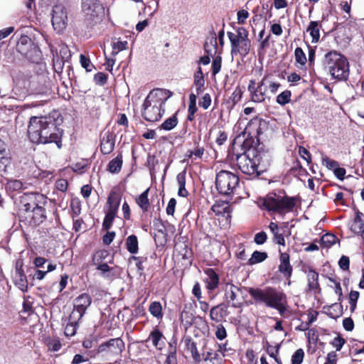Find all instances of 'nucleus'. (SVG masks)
<instances>
[{
	"label": "nucleus",
	"mask_w": 364,
	"mask_h": 364,
	"mask_svg": "<svg viewBox=\"0 0 364 364\" xmlns=\"http://www.w3.org/2000/svg\"><path fill=\"white\" fill-rule=\"evenodd\" d=\"M151 314L157 318H161L163 316L162 306L160 302L154 301L152 302L149 309Z\"/></svg>",
	"instance_id": "e433bc0d"
},
{
	"label": "nucleus",
	"mask_w": 364,
	"mask_h": 364,
	"mask_svg": "<svg viewBox=\"0 0 364 364\" xmlns=\"http://www.w3.org/2000/svg\"><path fill=\"white\" fill-rule=\"evenodd\" d=\"M295 197L279 196L271 193L263 200L262 205L269 211L284 214L293 211L296 206Z\"/></svg>",
	"instance_id": "423d86ee"
},
{
	"label": "nucleus",
	"mask_w": 364,
	"mask_h": 364,
	"mask_svg": "<svg viewBox=\"0 0 364 364\" xmlns=\"http://www.w3.org/2000/svg\"><path fill=\"white\" fill-rule=\"evenodd\" d=\"M226 315L227 309L222 304L213 306L210 311V317L215 322H220Z\"/></svg>",
	"instance_id": "412c9836"
},
{
	"label": "nucleus",
	"mask_w": 364,
	"mask_h": 364,
	"mask_svg": "<svg viewBox=\"0 0 364 364\" xmlns=\"http://www.w3.org/2000/svg\"><path fill=\"white\" fill-rule=\"evenodd\" d=\"M168 97L166 96V92L161 89H155L151 90L146 97L141 115L144 119L148 122H156L159 120L164 113L162 109L165 105Z\"/></svg>",
	"instance_id": "20e7f679"
},
{
	"label": "nucleus",
	"mask_w": 364,
	"mask_h": 364,
	"mask_svg": "<svg viewBox=\"0 0 364 364\" xmlns=\"http://www.w3.org/2000/svg\"><path fill=\"white\" fill-rule=\"evenodd\" d=\"M267 257V254L264 252L255 251L252 254V257L248 259L247 264H254L263 262Z\"/></svg>",
	"instance_id": "f704fd0d"
},
{
	"label": "nucleus",
	"mask_w": 364,
	"mask_h": 364,
	"mask_svg": "<svg viewBox=\"0 0 364 364\" xmlns=\"http://www.w3.org/2000/svg\"><path fill=\"white\" fill-rule=\"evenodd\" d=\"M211 210L216 214V215H221L225 213L229 212V205L227 203H215L212 208Z\"/></svg>",
	"instance_id": "a18cd8bd"
},
{
	"label": "nucleus",
	"mask_w": 364,
	"mask_h": 364,
	"mask_svg": "<svg viewBox=\"0 0 364 364\" xmlns=\"http://www.w3.org/2000/svg\"><path fill=\"white\" fill-rule=\"evenodd\" d=\"M193 319L194 317L191 312L186 309L183 310L181 314V320L186 327L191 326L193 322Z\"/></svg>",
	"instance_id": "ea45409f"
},
{
	"label": "nucleus",
	"mask_w": 364,
	"mask_h": 364,
	"mask_svg": "<svg viewBox=\"0 0 364 364\" xmlns=\"http://www.w3.org/2000/svg\"><path fill=\"white\" fill-rule=\"evenodd\" d=\"M114 148V136L109 132H106L100 144V149L102 154H110Z\"/></svg>",
	"instance_id": "dca6fc26"
},
{
	"label": "nucleus",
	"mask_w": 364,
	"mask_h": 364,
	"mask_svg": "<svg viewBox=\"0 0 364 364\" xmlns=\"http://www.w3.org/2000/svg\"><path fill=\"white\" fill-rule=\"evenodd\" d=\"M51 22L54 30L60 33L66 28L68 24V16L65 6L63 4H57L52 9Z\"/></svg>",
	"instance_id": "f8f14e48"
},
{
	"label": "nucleus",
	"mask_w": 364,
	"mask_h": 364,
	"mask_svg": "<svg viewBox=\"0 0 364 364\" xmlns=\"http://www.w3.org/2000/svg\"><path fill=\"white\" fill-rule=\"evenodd\" d=\"M344 343H345V340L340 336L336 337L331 343V344L333 346V347H335L336 348V350H340L341 349V348L343 347V346L344 345Z\"/></svg>",
	"instance_id": "338daca9"
},
{
	"label": "nucleus",
	"mask_w": 364,
	"mask_h": 364,
	"mask_svg": "<svg viewBox=\"0 0 364 364\" xmlns=\"http://www.w3.org/2000/svg\"><path fill=\"white\" fill-rule=\"evenodd\" d=\"M322 164L330 170H334L336 167L339 166L336 161L329 159L327 156H322Z\"/></svg>",
	"instance_id": "603ef678"
},
{
	"label": "nucleus",
	"mask_w": 364,
	"mask_h": 364,
	"mask_svg": "<svg viewBox=\"0 0 364 364\" xmlns=\"http://www.w3.org/2000/svg\"><path fill=\"white\" fill-rule=\"evenodd\" d=\"M85 313L80 311L76 309H73V311L70 314L68 322L73 324L77 325L78 321L82 318Z\"/></svg>",
	"instance_id": "37998d69"
},
{
	"label": "nucleus",
	"mask_w": 364,
	"mask_h": 364,
	"mask_svg": "<svg viewBox=\"0 0 364 364\" xmlns=\"http://www.w3.org/2000/svg\"><path fill=\"white\" fill-rule=\"evenodd\" d=\"M48 346L50 350L58 351L61 347V343L58 339H52L48 342Z\"/></svg>",
	"instance_id": "bf43d9fd"
},
{
	"label": "nucleus",
	"mask_w": 364,
	"mask_h": 364,
	"mask_svg": "<svg viewBox=\"0 0 364 364\" xmlns=\"http://www.w3.org/2000/svg\"><path fill=\"white\" fill-rule=\"evenodd\" d=\"M240 183L239 177L228 171H219L215 177V186L219 193L224 196H232L237 189Z\"/></svg>",
	"instance_id": "0eeeda50"
},
{
	"label": "nucleus",
	"mask_w": 364,
	"mask_h": 364,
	"mask_svg": "<svg viewBox=\"0 0 364 364\" xmlns=\"http://www.w3.org/2000/svg\"><path fill=\"white\" fill-rule=\"evenodd\" d=\"M324 309L325 313L331 318H337L343 314V307L340 303H334Z\"/></svg>",
	"instance_id": "393cba45"
},
{
	"label": "nucleus",
	"mask_w": 364,
	"mask_h": 364,
	"mask_svg": "<svg viewBox=\"0 0 364 364\" xmlns=\"http://www.w3.org/2000/svg\"><path fill=\"white\" fill-rule=\"evenodd\" d=\"M343 326L345 330L351 331L354 328V323L351 318H346L343 321Z\"/></svg>",
	"instance_id": "774afa93"
},
{
	"label": "nucleus",
	"mask_w": 364,
	"mask_h": 364,
	"mask_svg": "<svg viewBox=\"0 0 364 364\" xmlns=\"http://www.w3.org/2000/svg\"><path fill=\"white\" fill-rule=\"evenodd\" d=\"M353 230L357 232L363 231L364 228V214L360 212L356 213V216L354 220Z\"/></svg>",
	"instance_id": "4c0bfd02"
},
{
	"label": "nucleus",
	"mask_w": 364,
	"mask_h": 364,
	"mask_svg": "<svg viewBox=\"0 0 364 364\" xmlns=\"http://www.w3.org/2000/svg\"><path fill=\"white\" fill-rule=\"evenodd\" d=\"M149 191V188L146 189L136 199V203L144 211H146L149 206V201L148 199Z\"/></svg>",
	"instance_id": "2f4dec72"
},
{
	"label": "nucleus",
	"mask_w": 364,
	"mask_h": 364,
	"mask_svg": "<svg viewBox=\"0 0 364 364\" xmlns=\"http://www.w3.org/2000/svg\"><path fill=\"white\" fill-rule=\"evenodd\" d=\"M184 343L186 348L191 352L193 359L197 362L201 361L200 355L198 353L196 345L193 341L191 338H186L184 339Z\"/></svg>",
	"instance_id": "bb28decb"
},
{
	"label": "nucleus",
	"mask_w": 364,
	"mask_h": 364,
	"mask_svg": "<svg viewBox=\"0 0 364 364\" xmlns=\"http://www.w3.org/2000/svg\"><path fill=\"white\" fill-rule=\"evenodd\" d=\"M23 188V183L18 179H9L5 185L7 192L19 191Z\"/></svg>",
	"instance_id": "c85d7f7f"
},
{
	"label": "nucleus",
	"mask_w": 364,
	"mask_h": 364,
	"mask_svg": "<svg viewBox=\"0 0 364 364\" xmlns=\"http://www.w3.org/2000/svg\"><path fill=\"white\" fill-rule=\"evenodd\" d=\"M124 348L123 341L119 338H111L99 346L97 352L102 353L103 356L107 358L115 357L121 354Z\"/></svg>",
	"instance_id": "9b49d317"
},
{
	"label": "nucleus",
	"mask_w": 364,
	"mask_h": 364,
	"mask_svg": "<svg viewBox=\"0 0 364 364\" xmlns=\"http://www.w3.org/2000/svg\"><path fill=\"white\" fill-rule=\"evenodd\" d=\"M178 124V119L176 117V113L174 114L171 117L166 119L161 125V129H164L166 131H170L173 129Z\"/></svg>",
	"instance_id": "c9c22d12"
},
{
	"label": "nucleus",
	"mask_w": 364,
	"mask_h": 364,
	"mask_svg": "<svg viewBox=\"0 0 364 364\" xmlns=\"http://www.w3.org/2000/svg\"><path fill=\"white\" fill-rule=\"evenodd\" d=\"M337 241V237L330 233L323 235L321 238V245L326 248L331 247L333 245L336 244Z\"/></svg>",
	"instance_id": "72a5a7b5"
},
{
	"label": "nucleus",
	"mask_w": 364,
	"mask_h": 364,
	"mask_svg": "<svg viewBox=\"0 0 364 364\" xmlns=\"http://www.w3.org/2000/svg\"><path fill=\"white\" fill-rule=\"evenodd\" d=\"M263 84L264 82L262 80L252 93V99L254 102H261L264 100V94L262 90V86L263 85Z\"/></svg>",
	"instance_id": "58836bf2"
},
{
	"label": "nucleus",
	"mask_w": 364,
	"mask_h": 364,
	"mask_svg": "<svg viewBox=\"0 0 364 364\" xmlns=\"http://www.w3.org/2000/svg\"><path fill=\"white\" fill-rule=\"evenodd\" d=\"M122 156H117L109 161L107 170L112 173H118L122 168Z\"/></svg>",
	"instance_id": "7c9ffc66"
},
{
	"label": "nucleus",
	"mask_w": 364,
	"mask_h": 364,
	"mask_svg": "<svg viewBox=\"0 0 364 364\" xmlns=\"http://www.w3.org/2000/svg\"><path fill=\"white\" fill-rule=\"evenodd\" d=\"M127 250L131 254H136L139 250V242L137 237L134 235H129L126 240Z\"/></svg>",
	"instance_id": "cd10ccee"
},
{
	"label": "nucleus",
	"mask_w": 364,
	"mask_h": 364,
	"mask_svg": "<svg viewBox=\"0 0 364 364\" xmlns=\"http://www.w3.org/2000/svg\"><path fill=\"white\" fill-rule=\"evenodd\" d=\"M291 92L285 90L277 97V102L281 105H285L290 101Z\"/></svg>",
	"instance_id": "c03bdc74"
},
{
	"label": "nucleus",
	"mask_w": 364,
	"mask_h": 364,
	"mask_svg": "<svg viewBox=\"0 0 364 364\" xmlns=\"http://www.w3.org/2000/svg\"><path fill=\"white\" fill-rule=\"evenodd\" d=\"M324 68L333 78L338 80H346L349 76V63L341 53L331 50L327 53L323 60Z\"/></svg>",
	"instance_id": "39448f33"
},
{
	"label": "nucleus",
	"mask_w": 364,
	"mask_h": 364,
	"mask_svg": "<svg viewBox=\"0 0 364 364\" xmlns=\"http://www.w3.org/2000/svg\"><path fill=\"white\" fill-rule=\"evenodd\" d=\"M149 340L158 349L161 350L165 346V338L162 333L157 328L154 329L149 334Z\"/></svg>",
	"instance_id": "6ab92c4d"
},
{
	"label": "nucleus",
	"mask_w": 364,
	"mask_h": 364,
	"mask_svg": "<svg viewBox=\"0 0 364 364\" xmlns=\"http://www.w3.org/2000/svg\"><path fill=\"white\" fill-rule=\"evenodd\" d=\"M280 261L279 269L281 273H291L292 268L289 264V255L286 253L281 254Z\"/></svg>",
	"instance_id": "c756f323"
},
{
	"label": "nucleus",
	"mask_w": 364,
	"mask_h": 364,
	"mask_svg": "<svg viewBox=\"0 0 364 364\" xmlns=\"http://www.w3.org/2000/svg\"><path fill=\"white\" fill-rule=\"evenodd\" d=\"M267 236L265 232L262 231L255 235L254 241L257 245H262L267 240Z\"/></svg>",
	"instance_id": "13d9d810"
},
{
	"label": "nucleus",
	"mask_w": 364,
	"mask_h": 364,
	"mask_svg": "<svg viewBox=\"0 0 364 364\" xmlns=\"http://www.w3.org/2000/svg\"><path fill=\"white\" fill-rule=\"evenodd\" d=\"M17 50L32 62H36L39 58L40 50L35 46L31 39L26 36H21L17 46Z\"/></svg>",
	"instance_id": "9d476101"
},
{
	"label": "nucleus",
	"mask_w": 364,
	"mask_h": 364,
	"mask_svg": "<svg viewBox=\"0 0 364 364\" xmlns=\"http://www.w3.org/2000/svg\"><path fill=\"white\" fill-rule=\"evenodd\" d=\"M107 255L106 252H97L93 256V262L94 264L97 266V269L105 273L107 272L111 271V268L108 266L107 263H102L101 259L104 257V255Z\"/></svg>",
	"instance_id": "5701e85b"
},
{
	"label": "nucleus",
	"mask_w": 364,
	"mask_h": 364,
	"mask_svg": "<svg viewBox=\"0 0 364 364\" xmlns=\"http://www.w3.org/2000/svg\"><path fill=\"white\" fill-rule=\"evenodd\" d=\"M252 157H254V152L249 148L244 153L237 156V165L243 173L258 176L255 162L252 160Z\"/></svg>",
	"instance_id": "1a4fd4ad"
},
{
	"label": "nucleus",
	"mask_w": 364,
	"mask_h": 364,
	"mask_svg": "<svg viewBox=\"0 0 364 364\" xmlns=\"http://www.w3.org/2000/svg\"><path fill=\"white\" fill-rule=\"evenodd\" d=\"M203 364H222V359L219 354L213 350L205 348L200 355Z\"/></svg>",
	"instance_id": "f3484780"
},
{
	"label": "nucleus",
	"mask_w": 364,
	"mask_h": 364,
	"mask_svg": "<svg viewBox=\"0 0 364 364\" xmlns=\"http://www.w3.org/2000/svg\"><path fill=\"white\" fill-rule=\"evenodd\" d=\"M107 203L109 205V209L102 223V227L106 230H109L112 225V223L118 211L120 199L112 193L107 198Z\"/></svg>",
	"instance_id": "ddd939ff"
},
{
	"label": "nucleus",
	"mask_w": 364,
	"mask_h": 364,
	"mask_svg": "<svg viewBox=\"0 0 364 364\" xmlns=\"http://www.w3.org/2000/svg\"><path fill=\"white\" fill-rule=\"evenodd\" d=\"M80 63L81 65L85 68L87 71L90 72L92 70L91 67L92 65L91 64L90 59L83 55H80Z\"/></svg>",
	"instance_id": "69168bd1"
},
{
	"label": "nucleus",
	"mask_w": 364,
	"mask_h": 364,
	"mask_svg": "<svg viewBox=\"0 0 364 364\" xmlns=\"http://www.w3.org/2000/svg\"><path fill=\"white\" fill-rule=\"evenodd\" d=\"M68 186V183L66 179H63V178L58 179L55 182V188L58 191H60L63 193H65L67 191Z\"/></svg>",
	"instance_id": "6e6d98bb"
},
{
	"label": "nucleus",
	"mask_w": 364,
	"mask_h": 364,
	"mask_svg": "<svg viewBox=\"0 0 364 364\" xmlns=\"http://www.w3.org/2000/svg\"><path fill=\"white\" fill-rule=\"evenodd\" d=\"M63 130L58 127L55 119L50 116L32 117L28 126V136L35 144L55 143L62 146Z\"/></svg>",
	"instance_id": "f257e3e1"
},
{
	"label": "nucleus",
	"mask_w": 364,
	"mask_h": 364,
	"mask_svg": "<svg viewBox=\"0 0 364 364\" xmlns=\"http://www.w3.org/2000/svg\"><path fill=\"white\" fill-rule=\"evenodd\" d=\"M15 284L21 290L26 291L28 288V281L26 274H14Z\"/></svg>",
	"instance_id": "473e14b6"
},
{
	"label": "nucleus",
	"mask_w": 364,
	"mask_h": 364,
	"mask_svg": "<svg viewBox=\"0 0 364 364\" xmlns=\"http://www.w3.org/2000/svg\"><path fill=\"white\" fill-rule=\"evenodd\" d=\"M304 356V350L301 348L296 350L291 357L292 364H301Z\"/></svg>",
	"instance_id": "8fccbe9b"
},
{
	"label": "nucleus",
	"mask_w": 364,
	"mask_h": 364,
	"mask_svg": "<svg viewBox=\"0 0 364 364\" xmlns=\"http://www.w3.org/2000/svg\"><path fill=\"white\" fill-rule=\"evenodd\" d=\"M82 11L87 15H97L102 10V6L99 0H82Z\"/></svg>",
	"instance_id": "2eb2a0df"
},
{
	"label": "nucleus",
	"mask_w": 364,
	"mask_h": 364,
	"mask_svg": "<svg viewBox=\"0 0 364 364\" xmlns=\"http://www.w3.org/2000/svg\"><path fill=\"white\" fill-rule=\"evenodd\" d=\"M221 65L222 58L221 56L218 55L213 59L212 63V72L213 75H215L220 72L221 69Z\"/></svg>",
	"instance_id": "3c124183"
},
{
	"label": "nucleus",
	"mask_w": 364,
	"mask_h": 364,
	"mask_svg": "<svg viewBox=\"0 0 364 364\" xmlns=\"http://www.w3.org/2000/svg\"><path fill=\"white\" fill-rule=\"evenodd\" d=\"M127 41H117V42L113 43L112 55H116L119 52L125 50L127 48Z\"/></svg>",
	"instance_id": "49530a36"
},
{
	"label": "nucleus",
	"mask_w": 364,
	"mask_h": 364,
	"mask_svg": "<svg viewBox=\"0 0 364 364\" xmlns=\"http://www.w3.org/2000/svg\"><path fill=\"white\" fill-rule=\"evenodd\" d=\"M46 198L38 193H26L20 197V215L30 224L38 225L46 218Z\"/></svg>",
	"instance_id": "f03ea898"
},
{
	"label": "nucleus",
	"mask_w": 364,
	"mask_h": 364,
	"mask_svg": "<svg viewBox=\"0 0 364 364\" xmlns=\"http://www.w3.org/2000/svg\"><path fill=\"white\" fill-rule=\"evenodd\" d=\"M211 103V97L209 94H205L199 101V105L204 109H207Z\"/></svg>",
	"instance_id": "5fc2aeb1"
},
{
	"label": "nucleus",
	"mask_w": 364,
	"mask_h": 364,
	"mask_svg": "<svg viewBox=\"0 0 364 364\" xmlns=\"http://www.w3.org/2000/svg\"><path fill=\"white\" fill-rule=\"evenodd\" d=\"M296 63L304 65L306 63V57L301 48H296L294 51Z\"/></svg>",
	"instance_id": "de8ad7c7"
},
{
	"label": "nucleus",
	"mask_w": 364,
	"mask_h": 364,
	"mask_svg": "<svg viewBox=\"0 0 364 364\" xmlns=\"http://www.w3.org/2000/svg\"><path fill=\"white\" fill-rule=\"evenodd\" d=\"M146 262V258L143 257H132L129 259V264L135 266L137 270L142 271L144 269V263Z\"/></svg>",
	"instance_id": "79ce46f5"
},
{
	"label": "nucleus",
	"mask_w": 364,
	"mask_h": 364,
	"mask_svg": "<svg viewBox=\"0 0 364 364\" xmlns=\"http://www.w3.org/2000/svg\"><path fill=\"white\" fill-rule=\"evenodd\" d=\"M228 36L231 44L232 56L240 54L245 57L249 53L250 41L248 38V32L245 28H239L236 34L228 32Z\"/></svg>",
	"instance_id": "6e6552de"
},
{
	"label": "nucleus",
	"mask_w": 364,
	"mask_h": 364,
	"mask_svg": "<svg viewBox=\"0 0 364 364\" xmlns=\"http://www.w3.org/2000/svg\"><path fill=\"white\" fill-rule=\"evenodd\" d=\"M318 274H309L308 285L310 290H316L318 289Z\"/></svg>",
	"instance_id": "09e8293b"
},
{
	"label": "nucleus",
	"mask_w": 364,
	"mask_h": 364,
	"mask_svg": "<svg viewBox=\"0 0 364 364\" xmlns=\"http://www.w3.org/2000/svg\"><path fill=\"white\" fill-rule=\"evenodd\" d=\"M186 171L183 170L176 176L177 182L178 184V195L181 197H186L188 195V191L186 189Z\"/></svg>",
	"instance_id": "b1692460"
},
{
	"label": "nucleus",
	"mask_w": 364,
	"mask_h": 364,
	"mask_svg": "<svg viewBox=\"0 0 364 364\" xmlns=\"http://www.w3.org/2000/svg\"><path fill=\"white\" fill-rule=\"evenodd\" d=\"M299 155L305 159L309 164L311 161L310 152L304 146H300L299 149Z\"/></svg>",
	"instance_id": "e2e57ef3"
},
{
	"label": "nucleus",
	"mask_w": 364,
	"mask_h": 364,
	"mask_svg": "<svg viewBox=\"0 0 364 364\" xmlns=\"http://www.w3.org/2000/svg\"><path fill=\"white\" fill-rule=\"evenodd\" d=\"M215 336L219 340H223L227 336L226 330L223 325H219L217 326Z\"/></svg>",
	"instance_id": "680f3d73"
},
{
	"label": "nucleus",
	"mask_w": 364,
	"mask_h": 364,
	"mask_svg": "<svg viewBox=\"0 0 364 364\" xmlns=\"http://www.w3.org/2000/svg\"><path fill=\"white\" fill-rule=\"evenodd\" d=\"M247 291L256 304H264L268 307L278 310L281 314L285 311L287 300L285 294L282 292L270 287H249Z\"/></svg>",
	"instance_id": "7ed1b4c3"
},
{
	"label": "nucleus",
	"mask_w": 364,
	"mask_h": 364,
	"mask_svg": "<svg viewBox=\"0 0 364 364\" xmlns=\"http://www.w3.org/2000/svg\"><path fill=\"white\" fill-rule=\"evenodd\" d=\"M209 277L206 279V287L209 290L215 289L219 283V278L218 274H208Z\"/></svg>",
	"instance_id": "a19ab883"
},
{
	"label": "nucleus",
	"mask_w": 364,
	"mask_h": 364,
	"mask_svg": "<svg viewBox=\"0 0 364 364\" xmlns=\"http://www.w3.org/2000/svg\"><path fill=\"white\" fill-rule=\"evenodd\" d=\"M320 28L321 25L318 21H311L306 29L307 32H309L310 36L312 38V43H317L320 38Z\"/></svg>",
	"instance_id": "a878e982"
},
{
	"label": "nucleus",
	"mask_w": 364,
	"mask_h": 364,
	"mask_svg": "<svg viewBox=\"0 0 364 364\" xmlns=\"http://www.w3.org/2000/svg\"><path fill=\"white\" fill-rule=\"evenodd\" d=\"M107 75L103 73H97L95 75L94 80L96 84L103 85L106 83Z\"/></svg>",
	"instance_id": "4d7b16f0"
},
{
	"label": "nucleus",
	"mask_w": 364,
	"mask_h": 364,
	"mask_svg": "<svg viewBox=\"0 0 364 364\" xmlns=\"http://www.w3.org/2000/svg\"><path fill=\"white\" fill-rule=\"evenodd\" d=\"M193 85L196 87V96L201 94L204 90L205 80L201 68L199 66L193 76Z\"/></svg>",
	"instance_id": "aec40b11"
},
{
	"label": "nucleus",
	"mask_w": 364,
	"mask_h": 364,
	"mask_svg": "<svg viewBox=\"0 0 364 364\" xmlns=\"http://www.w3.org/2000/svg\"><path fill=\"white\" fill-rule=\"evenodd\" d=\"M250 151H253L254 157L252 160L255 162L258 176L264 173L270 165V155L267 151H261L258 149L250 146Z\"/></svg>",
	"instance_id": "4468645a"
},
{
	"label": "nucleus",
	"mask_w": 364,
	"mask_h": 364,
	"mask_svg": "<svg viewBox=\"0 0 364 364\" xmlns=\"http://www.w3.org/2000/svg\"><path fill=\"white\" fill-rule=\"evenodd\" d=\"M197 96L195 93H191L189 95V105H188V112L196 113L197 111L196 107Z\"/></svg>",
	"instance_id": "864d4df0"
},
{
	"label": "nucleus",
	"mask_w": 364,
	"mask_h": 364,
	"mask_svg": "<svg viewBox=\"0 0 364 364\" xmlns=\"http://www.w3.org/2000/svg\"><path fill=\"white\" fill-rule=\"evenodd\" d=\"M210 38L208 39L209 41H205L204 43V49L208 55H212L217 51V36L215 32L212 29L210 32Z\"/></svg>",
	"instance_id": "4be33fe9"
},
{
	"label": "nucleus",
	"mask_w": 364,
	"mask_h": 364,
	"mask_svg": "<svg viewBox=\"0 0 364 364\" xmlns=\"http://www.w3.org/2000/svg\"><path fill=\"white\" fill-rule=\"evenodd\" d=\"M350 260L347 256H342L338 262L340 268L343 271H346L349 268Z\"/></svg>",
	"instance_id": "052dcab7"
},
{
	"label": "nucleus",
	"mask_w": 364,
	"mask_h": 364,
	"mask_svg": "<svg viewBox=\"0 0 364 364\" xmlns=\"http://www.w3.org/2000/svg\"><path fill=\"white\" fill-rule=\"evenodd\" d=\"M92 299L87 294H82L74 300V308L80 311L85 313L87 309L90 306Z\"/></svg>",
	"instance_id": "a211bd4d"
},
{
	"label": "nucleus",
	"mask_w": 364,
	"mask_h": 364,
	"mask_svg": "<svg viewBox=\"0 0 364 364\" xmlns=\"http://www.w3.org/2000/svg\"><path fill=\"white\" fill-rule=\"evenodd\" d=\"M76 324H73L68 322L65 328V334L66 336H73L76 333Z\"/></svg>",
	"instance_id": "0e129e2a"
}]
</instances>
